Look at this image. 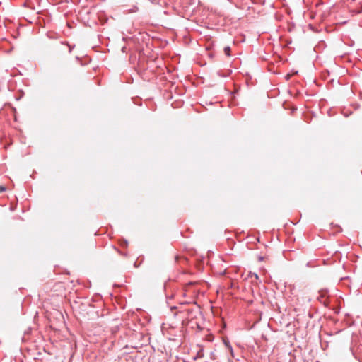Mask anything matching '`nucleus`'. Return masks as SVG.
Here are the masks:
<instances>
[{
  "mask_svg": "<svg viewBox=\"0 0 362 362\" xmlns=\"http://www.w3.org/2000/svg\"><path fill=\"white\" fill-rule=\"evenodd\" d=\"M224 53L226 56H230V47L229 46L224 47Z\"/></svg>",
  "mask_w": 362,
  "mask_h": 362,
  "instance_id": "3",
  "label": "nucleus"
},
{
  "mask_svg": "<svg viewBox=\"0 0 362 362\" xmlns=\"http://www.w3.org/2000/svg\"><path fill=\"white\" fill-rule=\"evenodd\" d=\"M193 284H194L193 282H189V283L188 284V285H192Z\"/></svg>",
  "mask_w": 362,
  "mask_h": 362,
  "instance_id": "7",
  "label": "nucleus"
},
{
  "mask_svg": "<svg viewBox=\"0 0 362 362\" xmlns=\"http://www.w3.org/2000/svg\"><path fill=\"white\" fill-rule=\"evenodd\" d=\"M317 300L324 305L327 306L329 304L328 300V291L322 290L319 291V295L317 297Z\"/></svg>",
  "mask_w": 362,
  "mask_h": 362,
  "instance_id": "1",
  "label": "nucleus"
},
{
  "mask_svg": "<svg viewBox=\"0 0 362 362\" xmlns=\"http://www.w3.org/2000/svg\"><path fill=\"white\" fill-rule=\"evenodd\" d=\"M6 190V187L4 186H0V192H3Z\"/></svg>",
  "mask_w": 362,
  "mask_h": 362,
  "instance_id": "4",
  "label": "nucleus"
},
{
  "mask_svg": "<svg viewBox=\"0 0 362 362\" xmlns=\"http://www.w3.org/2000/svg\"><path fill=\"white\" fill-rule=\"evenodd\" d=\"M263 259V257H260L259 260L262 261Z\"/></svg>",
  "mask_w": 362,
  "mask_h": 362,
  "instance_id": "8",
  "label": "nucleus"
},
{
  "mask_svg": "<svg viewBox=\"0 0 362 362\" xmlns=\"http://www.w3.org/2000/svg\"><path fill=\"white\" fill-rule=\"evenodd\" d=\"M254 277H255V279H258V275L257 274H254Z\"/></svg>",
  "mask_w": 362,
  "mask_h": 362,
  "instance_id": "6",
  "label": "nucleus"
},
{
  "mask_svg": "<svg viewBox=\"0 0 362 362\" xmlns=\"http://www.w3.org/2000/svg\"><path fill=\"white\" fill-rule=\"evenodd\" d=\"M194 313V310L192 309L187 308L185 310H182L180 311V313L183 315V317L189 318V317H194L195 316H193L192 314Z\"/></svg>",
  "mask_w": 362,
  "mask_h": 362,
  "instance_id": "2",
  "label": "nucleus"
},
{
  "mask_svg": "<svg viewBox=\"0 0 362 362\" xmlns=\"http://www.w3.org/2000/svg\"><path fill=\"white\" fill-rule=\"evenodd\" d=\"M66 45H67L69 46V52H71L72 49H73V47H71L67 42H66Z\"/></svg>",
  "mask_w": 362,
  "mask_h": 362,
  "instance_id": "5",
  "label": "nucleus"
}]
</instances>
